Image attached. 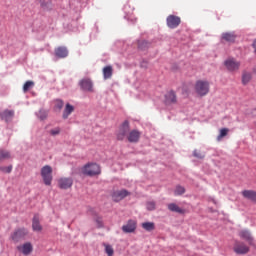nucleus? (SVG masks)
I'll use <instances>...</instances> for the list:
<instances>
[{"instance_id":"nucleus-1","label":"nucleus","mask_w":256,"mask_h":256,"mask_svg":"<svg viewBox=\"0 0 256 256\" xmlns=\"http://www.w3.org/2000/svg\"><path fill=\"white\" fill-rule=\"evenodd\" d=\"M211 84L207 80H198L194 84V92L198 97H205L209 95Z\"/></svg>"},{"instance_id":"nucleus-2","label":"nucleus","mask_w":256,"mask_h":256,"mask_svg":"<svg viewBox=\"0 0 256 256\" xmlns=\"http://www.w3.org/2000/svg\"><path fill=\"white\" fill-rule=\"evenodd\" d=\"M40 175L42 177L44 185L50 186L53 183V168L49 165H45L41 168Z\"/></svg>"},{"instance_id":"nucleus-3","label":"nucleus","mask_w":256,"mask_h":256,"mask_svg":"<svg viewBox=\"0 0 256 256\" xmlns=\"http://www.w3.org/2000/svg\"><path fill=\"white\" fill-rule=\"evenodd\" d=\"M82 173L88 175V177H94V175L101 173V167L96 163L86 164L82 169Z\"/></svg>"},{"instance_id":"nucleus-4","label":"nucleus","mask_w":256,"mask_h":256,"mask_svg":"<svg viewBox=\"0 0 256 256\" xmlns=\"http://www.w3.org/2000/svg\"><path fill=\"white\" fill-rule=\"evenodd\" d=\"M129 131H131V128L129 126V121L125 120L119 127L116 137L118 141H123L125 137H128Z\"/></svg>"},{"instance_id":"nucleus-5","label":"nucleus","mask_w":256,"mask_h":256,"mask_svg":"<svg viewBox=\"0 0 256 256\" xmlns=\"http://www.w3.org/2000/svg\"><path fill=\"white\" fill-rule=\"evenodd\" d=\"M167 27L169 29H177L181 25V17L175 15H169L166 19Z\"/></svg>"},{"instance_id":"nucleus-6","label":"nucleus","mask_w":256,"mask_h":256,"mask_svg":"<svg viewBox=\"0 0 256 256\" xmlns=\"http://www.w3.org/2000/svg\"><path fill=\"white\" fill-rule=\"evenodd\" d=\"M164 103L165 105H175L177 104V93L173 90H169L164 95Z\"/></svg>"},{"instance_id":"nucleus-7","label":"nucleus","mask_w":256,"mask_h":256,"mask_svg":"<svg viewBox=\"0 0 256 256\" xmlns=\"http://www.w3.org/2000/svg\"><path fill=\"white\" fill-rule=\"evenodd\" d=\"M123 233H135L137 231V221L130 219L122 226Z\"/></svg>"},{"instance_id":"nucleus-8","label":"nucleus","mask_w":256,"mask_h":256,"mask_svg":"<svg viewBox=\"0 0 256 256\" xmlns=\"http://www.w3.org/2000/svg\"><path fill=\"white\" fill-rule=\"evenodd\" d=\"M234 252L237 253V255H247V253H249V246L245 245L243 242H236Z\"/></svg>"},{"instance_id":"nucleus-9","label":"nucleus","mask_w":256,"mask_h":256,"mask_svg":"<svg viewBox=\"0 0 256 256\" xmlns=\"http://www.w3.org/2000/svg\"><path fill=\"white\" fill-rule=\"evenodd\" d=\"M28 233L29 232L27 231V229L20 228L12 234V240H14L15 243H17V242L21 241V239H25V237H27Z\"/></svg>"},{"instance_id":"nucleus-10","label":"nucleus","mask_w":256,"mask_h":256,"mask_svg":"<svg viewBox=\"0 0 256 256\" xmlns=\"http://www.w3.org/2000/svg\"><path fill=\"white\" fill-rule=\"evenodd\" d=\"M79 86L81 87L82 91H88L93 93V82L89 78H84L80 80Z\"/></svg>"},{"instance_id":"nucleus-11","label":"nucleus","mask_w":256,"mask_h":256,"mask_svg":"<svg viewBox=\"0 0 256 256\" xmlns=\"http://www.w3.org/2000/svg\"><path fill=\"white\" fill-rule=\"evenodd\" d=\"M225 67L228 71H238L239 67H241V63L237 62L233 58H229L224 62Z\"/></svg>"},{"instance_id":"nucleus-12","label":"nucleus","mask_w":256,"mask_h":256,"mask_svg":"<svg viewBox=\"0 0 256 256\" xmlns=\"http://www.w3.org/2000/svg\"><path fill=\"white\" fill-rule=\"evenodd\" d=\"M72 185H73V179L71 178L63 177L58 179V187L60 189H69L72 187Z\"/></svg>"},{"instance_id":"nucleus-13","label":"nucleus","mask_w":256,"mask_h":256,"mask_svg":"<svg viewBox=\"0 0 256 256\" xmlns=\"http://www.w3.org/2000/svg\"><path fill=\"white\" fill-rule=\"evenodd\" d=\"M127 139L129 143H139V139H141V132L138 130H132L128 132Z\"/></svg>"},{"instance_id":"nucleus-14","label":"nucleus","mask_w":256,"mask_h":256,"mask_svg":"<svg viewBox=\"0 0 256 256\" xmlns=\"http://www.w3.org/2000/svg\"><path fill=\"white\" fill-rule=\"evenodd\" d=\"M55 55L58 59H65L69 55V50L65 46H59L55 49Z\"/></svg>"},{"instance_id":"nucleus-15","label":"nucleus","mask_w":256,"mask_h":256,"mask_svg":"<svg viewBox=\"0 0 256 256\" xmlns=\"http://www.w3.org/2000/svg\"><path fill=\"white\" fill-rule=\"evenodd\" d=\"M222 41H226L227 43H235L237 39V35L234 32H224L221 36Z\"/></svg>"},{"instance_id":"nucleus-16","label":"nucleus","mask_w":256,"mask_h":256,"mask_svg":"<svg viewBox=\"0 0 256 256\" xmlns=\"http://www.w3.org/2000/svg\"><path fill=\"white\" fill-rule=\"evenodd\" d=\"M239 237L244 239V241H248L249 245H254V240L249 230H241L239 232Z\"/></svg>"},{"instance_id":"nucleus-17","label":"nucleus","mask_w":256,"mask_h":256,"mask_svg":"<svg viewBox=\"0 0 256 256\" xmlns=\"http://www.w3.org/2000/svg\"><path fill=\"white\" fill-rule=\"evenodd\" d=\"M18 251H21L23 255H30L31 252L33 251V245L31 243L27 242L23 244L22 246L17 247Z\"/></svg>"},{"instance_id":"nucleus-18","label":"nucleus","mask_w":256,"mask_h":256,"mask_svg":"<svg viewBox=\"0 0 256 256\" xmlns=\"http://www.w3.org/2000/svg\"><path fill=\"white\" fill-rule=\"evenodd\" d=\"M168 209L169 211H172V213H179L180 215L185 214V210L175 203L168 204Z\"/></svg>"},{"instance_id":"nucleus-19","label":"nucleus","mask_w":256,"mask_h":256,"mask_svg":"<svg viewBox=\"0 0 256 256\" xmlns=\"http://www.w3.org/2000/svg\"><path fill=\"white\" fill-rule=\"evenodd\" d=\"M32 229L33 231H43V227L39 222V216L35 215L32 220Z\"/></svg>"},{"instance_id":"nucleus-20","label":"nucleus","mask_w":256,"mask_h":256,"mask_svg":"<svg viewBox=\"0 0 256 256\" xmlns=\"http://www.w3.org/2000/svg\"><path fill=\"white\" fill-rule=\"evenodd\" d=\"M104 79H111L113 77V66H106L102 70Z\"/></svg>"},{"instance_id":"nucleus-21","label":"nucleus","mask_w":256,"mask_h":256,"mask_svg":"<svg viewBox=\"0 0 256 256\" xmlns=\"http://www.w3.org/2000/svg\"><path fill=\"white\" fill-rule=\"evenodd\" d=\"M15 115V112L12 110H5L1 113V118L4 119V121H11Z\"/></svg>"},{"instance_id":"nucleus-22","label":"nucleus","mask_w":256,"mask_h":256,"mask_svg":"<svg viewBox=\"0 0 256 256\" xmlns=\"http://www.w3.org/2000/svg\"><path fill=\"white\" fill-rule=\"evenodd\" d=\"M7 159H11V152L5 149H0V163L7 161Z\"/></svg>"},{"instance_id":"nucleus-23","label":"nucleus","mask_w":256,"mask_h":256,"mask_svg":"<svg viewBox=\"0 0 256 256\" xmlns=\"http://www.w3.org/2000/svg\"><path fill=\"white\" fill-rule=\"evenodd\" d=\"M75 111V108L71 104H66V107L63 112V119H67L71 113Z\"/></svg>"},{"instance_id":"nucleus-24","label":"nucleus","mask_w":256,"mask_h":256,"mask_svg":"<svg viewBox=\"0 0 256 256\" xmlns=\"http://www.w3.org/2000/svg\"><path fill=\"white\" fill-rule=\"evenodd\" d=\"M127 193H113L112 199L115 201V203H119V201H122V199H125L127 197Z\"/></svg>"},{"instance_id":"nucleus-25","label":"nucleus","mask_w":256,"mask_h":256,"mask_svg":"<svg viewBox=\"0 0 256 256\" xmlns=\"http://www.w3.org/2000/svg\"><path fill=\"white\" fill-rule=\"evenodd\" d=\"M142 228L145 231H155V224L153 222H144L142 223Z\"/></svg>"},{"instance_id":"nucleus-26","label":"nucleus","mask_w":256,"mask_h":256,"mask_svg":"<svg viewBox=\"0 0 256 256\" xmlns=\"http://www.w3.org/2000/svg\"><path fill=\"white\" fill-rule=\"evenodd\" d=\"M244 199L251 201L252 203H256V193H243Z\"/></svg>"},{"instance_id":"nucleus-27","label":"nucleus","mask_w":256,"mask_h":256,"mask_svg":"<svg viewBox=\"0 0 256 256\" xmlns=\"http://www.w3.org/2000/svg\"><path fill=\"white\" fill-rule=\"evenodd\" d=\"M34 86H35L34 81H26L24 86H23L24 93H27V91H29V89H32V87H34Z\"/></svg>"},{"instance_id":"nucleus-28","label":"nucleus","mask_w":256,"mask_h":256,"mask_svg":"<svg viewBox=\"0 0 256 256\" xmlns=\"http://www.w3.org/2000/svg\"><path fill=\"white\" fill-rule=\"evenodd\" d=\"M229 133V128H222L220 129V134L217 137V141H221L223 137H227Z\"/></svg>"},{"instance_id":"nucleus-29","label":"nucleus","mask_w":256,"mask_h":256,"mask_svg":"<svg viewBox=\"0 0 256 256\" xmlns=\"http://www.w3.org/2000/svg\"><path fill=\"white\" fill-rule=\"evenodd\" d=\"M105 247V253H107L108 256H113L115 251L113 250V246L109 244H104Z\"/></svg>"},{"instance_id":"nucleus-30","label":"nucleus","mask_w":256,"mask_h":256,"mask_svg":"<svg viewBox=\"0 0 256 256\" xmlns=\"http://www.w3.org/2000/svg\"><path fill=\"white\" fill-rule=\"evenodd\" d=\"M249 81H251V74L250 73H244L242 75V83H243V85H247V83H249Z\"/></svg>"},{"instance_id":"nucleus-31","label":"nucleus","mask_w":256,"mask_h":256,"mask_svg":"<svg viewBox=\"0 0 256 256\" xmlns=\"http://www.w3.org/2000/svg\"><path fill=\"white\" fill-rule=\"evenodd\" d=\"M47 111L45 110H40L37 114L38 119H40L41 121H45V119H47Z\"/></svg>"},{"instance_id":"nucleus-32","label":"nucleus","mask_w":256,"mask_h":256,"mask_svg":"<svg viewBox=\"0 0 256 256\" xmlns=\"http://www.w3.org/2000/svg\"><path fill=\"white\" fill-rule=\"evenodd\" d=\"M0 171L2 173H11L13 171V166H0Z\"/></svg>"},{"instance_id":"nucleus-33","label":"nucleus","mask_w":256,"mask_h":256,"mask_svg":"<svg viewBox=\"0 0 256 256\" xmlns=\"http://www.w3.org/2000/svg\"><path fill=\"white\" fill-rule=\"evenodd\" d=\"M194 157H196L197 159H204L205 158V154L201 153L198 150H194L193 152Z\"/></svg>"},{"instance_id":"nucleus-34","label":"nucleus","mask_w":256,"mask_h":256,"mask_svg":"<svg viewBox=\"0 0 256 256\" xmlns=\"http://www.w3.org/2000/svg\"><path fill=\"white\" fill-rule=\"evenodd\" d=\"M60 133H61V128H54L50 130V135H52L53 137H55V135H59Z\"/></svg>"},{"instance_id":"nucleus-35","label":"nucleus","mask_w":256,"mask_h":256,"mask_svg":"<svg viewBox=\"0 0 256 256\" xmlns=\"http://www.w3.org/2000/svg\"><path fill=\"white\" fill-rule=\"evenodd\" d=\"M63 105H65V104L63 103L62 100H57L56 104H55V107H56V109L61 110V109H63Z\"/></svg>"},{"instance_id":"nucleus-36","label":"nucleus","mask_w":256,"mask_h":256,"mask_svg":"<svg viewBox=\"0 0 256 256\" xmlns=\"http://www.w3.org/2000/svg\"><path fill=\"white\" fill-rule=\"evenodd\" d=\"M147 209H148V211L155 210V202H148L147 203Z\"/></svg>"},{"instance_id":"nucleus-37","label":"nucleus","mask_w":256,"mask_h":256,"mask_svg":"<svg viewBox=\"0 0 256 256\" xmlns=\"http://www.w3.org/2000/svg\"><path fill=\"white\" fill-rule=\"evenodd\" d=\"M176 193H185V188L183 186H177Z\"/></svg>"},{"instance_id":"nucleus-38","label":"nucleus","mask_w":256,"mask_h":256,"mask_svg":"<svg viewBox=\"0 0 256 256\" xmlns=\"http://www.w3.org/2000/svg\"><path fill=\"white\" fill-rule=\"evenodd\" d=\"M143 45H147V42L146 41H141L138 43V47L139 49H143Z\"/></svg>"},{"instance_id":"nucleus-39","label":"nucleus","mask_w":256,"mask_h":256,"mask_svg":"<svg viewBox=\"0 0 256 256\" xmlns=\"http://www.w3.org/2000/svg\"><path fill=\"white\" fill-rule=\"evenodd\" d=\"M253 48H254V51L256 53V40L253 42Z\"/></svg>"},{"instance_id":"nucleus-40","label":"nucleus","mask_w":256,"mask_h":256,"mask_svg":"<svg viewBox=\"0 0 256 256\" xmlns=\"http://www.w3.org/2000/svg\"><path fill=\"white\" fill-rule=\"evenodd\" d=\"M120 193H127V190H122Z\"/></svg>"},{"instance_id":"nucleus-41","label":"nucleus","mask_w":256,"mask_h":256,"mask_svg":"<svg viewBox=\"0 0 256 256\" xmlns=\"http://www.w3.org/2000/svg\"><path fill=\"white\" fill-rule=\"evenodd\" d=\"M243 193H251V191H243Z\"/></svg>"}]
</instances>
